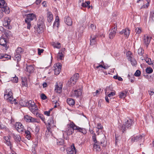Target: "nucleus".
<instances>
[{"instance_id":"16","label":"nucleus","mask_w":154,"mask_h":154,"mask_svg":"<svg viewBox=\"0 0 154 154\" xmlns=\"http://www.w3.org/2000/svg\"><path fill=\"white\" fill-rule=\"evenodd\" d=\"M54 70L55 74L56 75H58L60 72L61 68V64L60 63L55 64L54 65Z\"/></svg>"},{"instance_id":"58","label":"nucleus","mask_w":154,"mask_h":154,"mask_svg":"<svg viewBox=\"0 0 154 154\" xmlns=\"http://www.w3.org/2000/svg\"><path fill=\"white\" fill-rule=\"evenodd\" d=\"M51 110L52 109H50V110L48 111H45L44 112V114L48 116H49L50 115V112Z\"/></svg>"},{"instance_id":"51","label":"nucleus","mask_w":154,"mask_h":154,"mask_svg":"<svg viewBox=\"0 0 154 154\" xmlns=\"http://www.w3.org/2000/svg\"><path fill=\"white\" fill-rule=\"evenodd\" d=\"M138 53L140 55H142L143 54V51L141 48H140L138 49Z\"/></svg>"},{"instance_id":"54","label":"nucleus","mask_w":154,"mask_h":154,"mask_svg":"<svg viewBox=\"0 0 154 154\" xmlns=\"http://www.w3.org/2000/svg\"><path fill=\"white\" fill-rule=\"evenodd\" d=\"M113 78L115 79H117L119 81H122L123 80L122 79L120 76H119L118 75L114 76Z\"/></svg>"},{"instance_id":"9","label":"nucleus","mask_w":154,"mask_h":154,"mask_svg":"<svg viewBox=\"0 0 154 154\" xmlns=\"http://www.w3.org/2000/svg\"><path fill=\"white\" fill-rule=\"evenodd\" d=\"M126 55L128 59L130 61L131 64L133 66H135L137 64V63L136 60L132 57L133 55L131 52L128 51L126 53Z\"/></svg>"},{"instance_id":"22","label":"nucleus","mask_w":154,"mask_h":154,"mask_svg":"<svg viewBox=\"0 0 154 154\" xmlns=\"http://www.w3.org/2000/svg\"><path fill=\"white\" fill-rule=\"evenodd\" d=\"M59 25V19L58 16L56 17L55 21L54 23L53 27L54 28L58 29Z\"/></svg>"},{"instance_id":"41","label":"nucleus","mask_w":154,"mask_h":154,"mask_svg":"<svg viewBox=\"0 0 154 154\" xmlns=\"http://www.w3.org/2000/svg\"><path fill=\"white\" fill-rule=\"evenodd\" d=\"M4 33L7 37H8L11 35V32L9 30H5L4 32Z\"/></svg>"},{"instance_id":"33","label":"nucleus","mask_w":154,"mask_h":154,"mask_svg":"<svg viewBox=\"0 0 154 154\" xmlns=\"http://www.w3.org/2000/svg\"><path fill=\"white\" fill-rule=\"evenodd\" d=\"M21 55L19 54H17L15 53V55L14 57V60L17 61L18 62H19L21 60Z\"/></svg>"},{"instance_id":"26","label":"nucleus","mask_w":154,"mask_h":154,"mask_svg":"<svg viewBox=\"0 0 154 154\" xmlns=\"http://www.w3.org/2000/svg\"><path fill=\"white\" fill-rule=\"evenodd\" d=\"M100 143H95L93 145V148L94 150L96 151H99L100 150V148L99 144Z\"/></svg>"},{"instance_id":"24","label":"nucleus","mask_w":154,"mask_h":154,"mask_svg":"<svg viewBox=\"0 0 154 154\" xmlns=\"http://www.w3.org/2000/svg\"><path fill=\"white\" fill-rule=\"evenodd\" d=\"M47 124L48 126H50L53 127L55 126V122L52 118L49 119L47 121Z\"/></svg>"},{"instance_id":"52","label":"nucleus","mask_w":154,"mask_h":154,"mask_svg":"<svg viewBox=\"0 0 154 154\" xmlns=\"http://www.w3.org/2000/svg\"><path fill=\"white\" fill-rule=\"evenodd\" d=\"M141 74L140 71L139 70H137L135 72L134 74V75L136 76H139Z\"/></svg>"},{"instance_id":"56","label":"nucleus","mask_w":154,"mask_h":154,"mask_svg":"<svg viewBox=\"0 0 154 154\" xmlns=\"http://www.w3.org/2000/svg\"><path fill=\"white\" fill-rule=\"evenodd\" d=\"M44 51V50L43 49H41L39 48H38V54L39 55H40L41 54V53H42L43 51Z\"/></svg>"},{"instance_id":"11","label":"nucleus","mask_w":154,"mask_h":154,"mask_svg":"<svg viewBox=\"0 0 154 154\" xmlns=\"http://www.w3.org/2000/svg\"><path fill=\"white\" fill-rule=\"evenodd\" d=\"M82 92V89L79 88L72 91L71 93V95L73 97H78L81 95Z\"/></svg>"},{"instance_id":"27","label":"nucleus","mask_w":154,"mask_h":154,"mask_svg":"<svg viewBox=\"0 0 154 154\" xmlns=\"http://www.w3.org/2000/svg\"><path fill=\"white\" fill-rule=\"evenodd\" d=\"M53 20V16L52 13L48 12L47 13V20L49 22H51Z\"/></svg>"},{"instance_id":"60","label":"nucleus","mask_w":154,"mask_h":154,"mask_svg":"<svg viewBox=\"0 0 154 154\" xmlns=\"http://www.w3.org/2000/svg\"><path fill=\"white\" fill-rule=\"evenodd\" d=\"M41 98L42 100H45L46 99L47 97L46 95L44 94H42L41 95Z\"/></svg>"},{"instance_id":"34","label":"nucleus","mask_w":154,"mask_h":154,"mask_svg":"<svg viewBox=\"0 0 154 154\" xmlns=\"http://www.w3.org/2000/svg\"><path fill=\"white\" fill-rule=\"evenodd\" d=\"M127 92V91H123L120 92L119 95L120 98H125L126 96Z\"/></svg>"},{"instance_id":"57","label":"nucleus","mask_w":154,"mask_h":154,"mask_svg":"<svg viewBox=\"0 0 154 154\" xmlns=\"http://www.w3.org/2000/svg\"><path fill=\"white\" fill-rule=\"evenodd\" d=\"M145 61L148 64L150 65L151 64V61L150 59L146 58L145 60Z\"/></svg>"},{"instance_id":"55","label":"nucleus","mask_w":154,"mask_h":154,"mask_svg":"<svg viewBox=\"0 0 154 154\" xmlns=\"http://www.w3.org/2000/svg\"><path fill=\"white\" fill-rule=\"evenodd\" d=\"M135 32H136V33H140L141 32V28H136L135 29Z\"/></svg>"},{"instance_id":"61","label":"nucleus","mask_w":154,"mask_h":154,"mask_svg":"<svg viewBox=\"0 0 154 154\" xmlns=\"http://www.w3.org/2000/svg\"><path fill=\"white\" fill-rule=\"evenodd\" d=\"M148 92L149 95L152 96L154 94V91L153 90L150 89L149 91H148Z\"/></svg>"},{"instance_id":"12","label":"nucleus","mask_w":154,"mask_h":154,"mask_svg":"<svg viewBox=\"0 0 154 154\" xmlns=\"http://www.w3.org/2000/svg\"><path fill=\"white\" fill-rule=\"evenodd\" d=\"M11 138L10 136H4V141L6 145L10 147V149L11 150L12 144L10 140Z\"/></svg>"},{"instance_id":"5","label":"nucleus","mask_w":154,"mask_h":154,"mask_svg":"<svg viewBox=\"0 0 154 154\" xmlns=\"http://www.w3.org/2000/svg\"><path fill=\"white\" fill-rule=\"evenodd\" d=\"M133 123V121L132 119L128 118L127 119L121 127V130L122 132H124L127 129L131 128Z\"/></svg>"},{"instance_id":"43","label":"nucleus","mask_w":154,"mask_h":154,"mask_svg":"<svg viewBox=\"0 0 154 154\" xmlns=\"http://www.w3.org/2000/svg\"><path fill=\"white\" fill-rule=\"evenodd\" d=\"M30 118H31V116H29L27 115H26L24 117V119L26 121L30 122Z\"/></svg>"},{"instance_id":"7","label":"nucleus","mask_w":154,"mask_h":154,"mask_svg":"<svg viewBox=\"0 0 154 154\" xmlns=\"http://www.w3.org/2000/svg\"><path fill=\"white\" fill-rule=\"evenodd\" d=\"M79 77V74H74L68 81V85L69 86H72L75 85Z\"/></svg>"},{"instance_id":"23","label":"nucleus","mask_w":154,"mask_h":154,"mask_svg":"<svg viewBox=\"0 0 154 154\" xmlns=\"http://www.w3.org/2000/svg\"><path fill=\"white\" fill-rule=\"evenodd\" d=\"M62 86L60 85L59 86L57 84L55 85V92L60 94L61 92Z\"/></svg>"},{"instance_id":"10","label":"nucleus","mask_w":154,"mask_h":154,"mask_svg":"<svg viewBox=\"0 0 154 154\" xmlns=\"http://www.w3.org/2000/svg\"><path fill=\"white\" fill-rule=\"evenodd\" d=\"M112 29L111 30L109 34V38L110 39H112L115 36L117 29V23L114 24V26L113 27Z\"/></svg>"},{"instance_id":"37","label":"nucleus","mask_w":154,"mask_h":154,"mask_svg":"<svg viewBox=\"0 0 154 154\" xmlns=\"http://www.w3.org/2000/svg\"><path fill=\"white\" fill-rule=\"evenodd\" d=\"M149 18L150 20L154 21V10L150 12Z\"/></svg>"},{"instance_id":"4","label":"nucleus","mask_w":154,"mask_h":154,"mask_svg":"<svg viewBox=\"0 0 154 154\" xmlns=\"http://www.w3.org/2000/svg\"><path fill=\"white\" fill-rule=\"evenodd\" d=\"M73 124L75 125L72 122H70L69 124H67V128L63 133V135L65 134H66L68 136L70 135L73 133L74 130H75V129H74V126H73Z\"/></svg>"},{"instance_id":"42","label":"nucleus","mask_w":154,"mask_h":154,"mask_svg":"<svg viewBox=\"0 0 154 154\" xmlns=\"http://www.w3.org/2000/svg\"><path fill=\"white\" fill-rule=\"evenodd\" d=\"M88 28L90 30L94 31L96 29V26L92 24L88 27Z\"/></svg>"},{"instance_id":"3","label":"nucleus","mask_w":154,"mask_h":154,"mask_svg":"<svg viewBox=\"0 0 154 154\" xmlns=\"http://www.w3.org/2000/svg\"><path fill=\"white\" fill-rule=\"evenodd\" d=\"M26 18L25 20V21L27 24V28L29 29L31 26V21L36 19V15L33 13H30L26 15Z\"/></svg>"},{"instance_id":"63","label":"nucleus","mask_w":154,"mask_h":154,"mask_svg":"<svg viewBox=\"0 0 154 154\" xmlns=\"http://www.w3.org/2000/svg\"><path fill=\"white\" fill-rule=\"evenodd\" d=\"M103 65L102 64H99V65L98 66H97L95 67V68L97 69H98L99 67L103 68Z\"/></svg>"},{"instance_id":"15","label":"nucleus","mask_w":154,"mask_h":154,"mask_svg":"<svg viewBox=\"0 0 154 154\" xmlns=\"http://www.w3.org/2000/svg\"><path fill=\"white\" fill-rule=\"evenodd\" d=\"M8 43V41L6 38H5L3 37H1L0 38V44L1 45L5 47L6 50L7 49L8 47L7 44Z\"/></svg>"},{"instance_id":"8","label":"nucleus","mask_w":154,"mask_h":154,"mask_svg":"<svg viewBox=\"0 0 154 154\" xmlns=\"http://www.w3.org/2000/svg\"><path fill=\"white\" fill-rule=\"evenodd\" d=\"M4 98L10 101L12 100V93L11 90L8 89L6 90L4 94Z\"/></svg>"},{"instance_id":"20","label":"nucleus","mask_w":154,"mask_h":154,"mask_svg":"<svg viewBox=\"0 0 154 154\" xmlns=\"http://www.w3.org/2000/svg\"><path fill=\"white\" fill-rule=\"evenodd\" d=\"M119 33L120 34H124L125 36L128 38L130 34V30L128 28H126L120 32Z\"/></svg>"},{"instance_id":"40","label":"nucleus","mask_w":154,"mask_h":154,"mask_svg":"<svg viewBox=\"0 0 154 154\" xmlns=\"http://www.w3.org/2000/svg\"><path fill=\"white\" fill-rule=\"evenodd\" d=\"M53 46L54 48H56L58 49L60 48L61 47L60 44L58 42L54 43L53 44Z\"/></svg>"},{"instance_id":"29","label":"nucleus","mask_w":154,"mask_h":154,"mask_svg":"<svg viewBox=\"0 0 154 154\" xmlns=\"http://www.w3.org/2000/svg\"><path fill=\"white\" fill-rule=\"evenodd\" d=\"M0 58L3 59L5 58L8 60L11 58V56L6 54H0Z\"/></svg>"},{"instance_id":"62","label":"nucleus","mask_w":154,"mask_h":154,"mask_svg":"<svg viewBox=\"0 0 154 154\" xmlns=\"http://www.w3.org/2000/svg\"><path fill=\"white\" fill-rule=\"evenodd\" d=\"M6 29H4L3 27H0V31L4 33V32H5V30Z\"/></svg>"},{"instance_id":"28","label":"nucleus","mask_w":154,"mask_h":154,"mask_svg":"<svg viewBox=\"0 0 154 154\" xmlns=\"http://www.w3.org/2000/svg\"><path fill=\"white\" fill-rule=\"evenodd\" d=\"M34 70V68L32 65L27 66L26 67V70L29 73L32 72Z\"/></svg>"},{"instance_id":"48","label":"nucleus","mask_w":154,"mask_h":154,"mask_svg":"<svg viewBox=\"0 0 154 154\" xmlns=\"http://www.w3.org/2000/svg\"><path fill=\"white\" fill-rule=\"evenodd\" d=\"M112 90L110 86L106 87L105 89V94H106L107 93H109L110 91H112Z\"/></svg>"},{"instance_id":"32","label":"nucleus","mask_w":154,"mask_h":154,"mask_svg":"<svg viewBox=\"0 0 154 154\" xmlns=\"http://www.w3.org/2000/svg\"><path fill=\"white\" fill-rule=\"evenodd\" d=\"M22 83L23 86L27 87L28 86L27 79L26 77L21 78Z\"/></svg>"},{"instance_id":"6","label":"nucleus","mask_w":154,"mask_h":154,"mask_svg":"<svg viewBox=\"0 0 154 154\" xmlns=\"http://www.w3.org/2000/svg\"><path fill=\"white\" fill-rule=\"evenodd\" d=\"M0 8H2V11L6 14H9L10 11L8 7L7 6V3L4 0H0Z\"/></svg>"},{"instance_id":"30","label":"nucleus","mask_w":154,"mask_h":154,"mask_svg":"<svg viewBox=\"0 0 154 154\" xmlns=\"http://www.w3.org/2000/svg\"><path fill=\"white\" fill-rule=\"evenodd\" d=\"M13 137L15 141L17 143L20 142L21 140V138L19 135L17 134H13Z\"/></svg>"},{"instance_id":"21","label":"nucleus","mask_w":154,"mask_h":154,"mask_svg":"<svg viewBox=\"0 0 154 154\" xmlns=\"http://www.w3.org/2000/svg\"><path fill=\"white\" fill-rule=\"evenodd\" d=\"M65 23L68 25L71 26L72 25V22L71 18L69 17H66L64 19Z\"/></svg>"},{"instance_id":"64","label":"nucleus","mask_w":154,"mask_h":154,"mask_svg":"<svg viewBox=\"0 0 154 154\" xmlns=\"http://www.w3.org/2000/svg\"><path fill=\"white\" fill-rule=\"evenodd\" d=\"M30 133L29 131H25V135L26 136V135H28L30 134Z\"/></svg>"},{"instance_id":"59","label":"nucleus","mask_w":154,"mask_h":154,"mask_svg":"<svg viewBox=\"0 0 154 154\" xmlns=\"http://www.w3.org/2000/svg\"><path fill=\"white\" fill-rule=\"evenodd\" d=\"M97 128L98 129H101L103 128V127L100 124L98 123L97 124Z\"/></svg>"},{"instance_id":"2","label":"nucleus","mask_w":154,"mask_h":154,"mask_svg":"<svg viewBox=\"0 0 154 154\" xmlns=\"http://www.w3.org/2000/svg\"><path fill=\"white\" fill-rule=\"evenodd\" d=\"M93 141L95 143H100V144L103 147H105L106 145V142L105 140V137L104 135L102 134H100L98 141H97L96 135H94L92 136Z\"/></svg>"},{"instance_id":"17","label":"nucleus","mask_w":154,"mask_h":154,"mask_svg":"<svg viewBox=\"0 0 154 154\" xmlns=\"http://www.w3.org/2000/svg\"><path fill=\"white\" fill-rule=\"evenodd\" d=\"M73 126H74V129H75V130H77L79 132L82 133L83 134H85L87 133V131L85 129L83 128H81L75 125H74Z\"/></svg>"},{"instance_id":"25","label":"nucleus","mask_w":154,"mask_h":154,"mask_svg":"<svg viewBox=\"0 0 154 154\" xmlns=\"http://www.w3.org/2000/svg\"><path fill=\"white\" fill-rule=\"evenodd\" d=\"M97 37V35H92L91 36L90 38V44L91 45H93L95 44L96 42V38Z\"/></svg>"},{"instance_id":"45","label":"nucleus","mask_w":154,"mask_h":154,"mask_svg":"<svg viewBox=\"0 0 154 154\" xmlns=\"http://www.w3.org/2000/svg\"><path fill=\"white\" fill-rule=\"evenodd\" d=\"M43 28L41 25L38 26L37 28V31L38 33H41L43 31Z\"/></svg>"},{"instance_id":"53","label":"nucleus","mask_w":154,"mask_h":154,"mask_svg":"<svg viewBox=\"0 0 154 154\" xmlns=\"http://www.w3.org/2000/svg\"><path fill=\"white\" fill-rule=\"evenodd\" d=\"M101 90V89H99L98 90H97L95 92L93 93V95L94 96H95L99 94H100V92Z\"/></svg>"},{"instance_id":"50","label":"nucleus","mask_w":154,"mask_h":154,"mask_svg":"<svg viewBox=\"0 0 154 154\" xmlns=\"http://www.w3.org/2000/svg\"><path fill=\"white\" fill-rule=\"evenodd\" d=\"M18 78L15 75V77H13V79L11 80V81L13 82L17 83L18 82Z\"/></svg>"},{"instance_id":"18","label":"nucleus","mask_w":154,"mask_h":154,"mask_svg":"<svg viewBox=\"0 0 154 154\" xmlns=\"http://www.w3.org/2000/svg\"><path fill=\"white\" fill-rule=\"evenodd\" d=\"M67 153L68 154H76L75 148L73 144L68 149Z\"/></svg>"},{"instance_id":"46","label":"nucleus","mask_w":154,"mask_h":154,"mask_svg":"<svg viewBox=\"0 0 154 154\" xmlns=\"http://www.w3.org/2000/svg\"><path fill=\"white\" fill-rule=\"evenodd\" d=\"M115 93L116 92L115 91L113 92H111L109 93L108 95L107 96L109 97L110 99H111L112 97L115 95Z\"/></svg>"},{"instance_id":"47","label":"nucleus","mask_w":154,"mask_h":154,"mask_svg":"<svg viewBox=\"0 0 154 154\" xmlns=\"http://www.w3.org/2000/svg\"><path fill=\"white\" fill-rule=\"evenodd\" d=\"M146 72L149 74H150L153 72V70L151 67L147 68H146Z\"/></svg>"},{"instance_id":"13","label":"nucleus","mask_w":154,"mask_h":154,"mask_svg":"<svg viewBox=\"0 0 154 154\" xmlns=\"http://www.w3.org/2000/svg\"><path fill=\"white\" fill-rule=\"evenodd\" d=\"M11 20L8 17H6L4 19V21L3 23V26L6 28L10 29L12 28L11 26L10 25Z\"/></svg>"},{"instance_id":"19","label":"nucleus","mask_w":154,"mask_h":154,"mask_svg":"<svg viewBox=\"0 0 154 154\" xmlns=\"http://www.w3.org/2000/svg\"><path fill=\"white\" fill-rule=\"evenodd\" d=\"M151 37L148 36H144L143 40V43L145 45H146V47H147L149 45L150 40H151Z\"/></svg>"},{"instance_id":"14","label":"nucleus","mask_w":154,"mask_h":154,"mask_svg":"<svg viewBox=\"0 0 154 154\" xmlns=\"http://www.w3.org/2000/svg\"><path fill=\"white\" fill-rule=\"evenodd\" d=\"M14 125L16 130H17L18 132H21L24 131V127L21 123L16 122Z\"/></svg>"},{"instance_id":"1","label":"nucleus","mask_w":154,"mask_h":154,"mask_svg":"<svg viewBox=\"0 0 154 154\" xmlns=\"http://www.w3.org/2000/svg\"><path fill=\"white\" fill-rule=\"evenodd\" d=\"M21 105L24 106H27L30 110L34 114H37L38 109L37 106L34 102L32 100L29 101H22Z\"/></svg>"},{"instance_id":"36","label":"nucleus","mask_w":154,"mask_h":154,"mask_svg":"<svg viewBox=\"0 0 154 154\" xmlns=\"http://www.w3.org/2000/svg\"><path fill=\"white\" fill-rule=\"evenodd\" d=\"M67 102L70 106H73L75 104V101L73 99L68 98L67 100Z\"/></svg>"},{"instance_id":"38","label":"nucleus","mask_w":154,"mask_h":154,"mask_svg":"<svg viewBox=\"0 0 154 154\" xmlns=\"http://www.w3.org/2000/svg\"><path fill=\"white\" fill-rule=\"evenodd\" d=\"M150 2L147 1V3L143 5L141 7L140 9H146L148 8Z\"/></svg>"},{"instance_id":"44","label":"nucleus","mask_w":154,"mask_h":154,"mask_svg":"<svg viewBox=\"0 0 154 154\" xmlns=\"http://www.w3.org/2000/svg\"><path fill=\"white\" fill-rule=\"evenodd\" d=\"M90 4V2L89 1H87L85 3L83 2L81 5L83 7L85 8L87 7Z\"/></svg>"},{"instance_id":"31","label":"nucleus","mask_w":154,"mask_h":154,"mask_svg":"<svg viewBox=\"0 0 154 154\" xmlns=\"http://www.w3.org/2000/svg\"><path fill=\"white\" fill-rule=\"evenodd\" d=\"M23 50L20 47H18L16 50L15 54H19L20 55L23 52Z\"/></svg>"},{"instance_id":"35","label":"nucleus","mask_w":154,"mask_h":154,"mask_svg":"<svg viewBox=\"0 0 154 154\" xmlns=\"http://www.w3.org/2000/svg\"><path fill=\"white\" fill-rule=\"evenodd\" d=\"M143 137L142 135H139L137 136L136 137H133L132 138V140L133 141H137L139 140H141L143 138Z\"/></svg>"},{"instance_id":"39","label":"nucleus","mask_w":154,"mask_h":154,"mask_svg":"<svg viewBox=\"0 0 154 154\" xmlns=\"http://www.w3.org/2000/svg\"><path fill=\"white\" fill-rule=\"evenodd\" d=\"M63 57V55L62 53H59L57 55V58L58 60H61Z\"/></svg>"},{"instance_id":"49","label":"nucleus","mask_w":154,"mask_h":154,"mask_svg":"<svg viewBox=\"0 0 154 154\" xmlns=\"http://www.w3.org/2000/svg\"><path fill=\"white\" fill-rule=\"evenodd\" d=\"M30 122H37V123H39V122L38 121L37 119H36L32 117L31 116V118H30Z\"/></svg>"}]
</instances>
